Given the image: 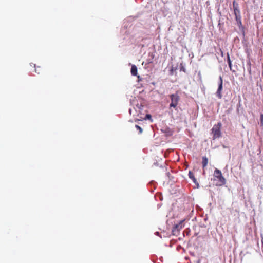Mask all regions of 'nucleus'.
<instances>
[{"label":"nucleus","instance_id":"1","mask_svg":"<svg viewBox=\"0 0 263 263\" xmlns=\"http://www.w3.org/2000/svg\"><path fill=\"white\" fill-rule=\"evenodd\" d=\"M213 176L214 180H217L216 183L217 186H222L226 184V179L223 177L221 172L219 170L216 168L214 172Z\"/></svg>","mask_w":263,"mask_h":263},{"label":"nucleus","instance_id":"2","mask_svg":"<svg viewBox=\"0 0 263 263\" xmlns=\"http://www.w3.org/2000/svg\"><path fill=\"white\" fill-rule=\"evenodd\" d=\"M221 123L218 122L217 124H215L211 129L213 134V139L215 140L221 136Z\"/></svg>","mask_w":263,"mask_h":263},{"label":"nucleus","instance_id":"3","mask_svg":"<svg viewBox=\"0 0 263 263\" xmlns=\"http://www.w3.org/2000/svg\"><path fill=\"white\" fill-rule=\"evenodd\" d=\"M170 98L171 100V103L169 106V109H170L172 107L177 109V106L180 100V97L177 93L172 94L170 95Z\"/></svg>","mask_w":263,"mask_h":263},{"label":"nucleus","instance_id":"4","mask_svg":"<svg viewBox=\"0 0 263 263\" xmlns=\"http://www.w3.org/2000/svg\"><path fill=\"white\" fill-rule=\"evenodd\" d=\"M184 220H182L179 221V222L175 224L172 228V232L173 235L178 236L179 234L180 231L183 227V222Z\"/></svg>","mask_w":263,"mask_h":263},{"label":"nucleus","instance_id":"5","mask_svg":"<svg viewBox=\"0 0 263 263\" xmlns=\"http://www.w3.org/2000/svg\"><path fill=\"white\" fill-rule=\"evenodd\" d=\"M233 8L234 10V13L236 18L241 17L240 14V11L239 10V6L238 3L236 1L233 2Z\"/></svg>","mask_w":263,"mask_h":263},{"label":"nucleus","instance_id":"6","mask_svg":"<svg viewBox=\"0 0 263 263\" xmlns=\"http://www.w3.org/2000/svg\"><path fill=\"white\" fill-rule=\"evenodd\" d=\"M222 85L223 81L221 77H220L219 82L218 84V88L216 92V96L219 99H221L222 97Z\"/></svg>","mask_w":263,"mask_h":263},{"label":"nucleus","instance_id":"7","mask_svg":"<svg viewBox=\"0 0 263 263\" xmlns=\"http://www.w3.org/2000/svg\"><path fill=\"white\" fill-rule=\"evenodd\" d=\"M237 24L239 27V30L242 32V33L245 34V28L242 25V22H241V17H239L238 18H235Z\"/></svg>","mask_w":263,"mask_h":263},{"label":"nucleus","instance_id":"8","mask_svg":"<svg viewBox=\"0 0 263 263\" xmlns=\"http://www.w3.org/2000/svg\"><path fill=\"white\" fill-rule=\"evenodd\" d=\"M131 74L134 76H137V67L136 65H133L132 66L131 68Z\"/></svg>","mask_w":263,"mask_h":263},{"label":"nucleus","instance_id":"9","mask_svg":"<svg viewBox=\"0 0 263 263\" xmlns=\"http://www.w3.org/2000/svg\"><path fill=\"white\" fill-rule=\"evenodd\" d=\"M208 163V159L206 157H202V164L203 168H205Z\"/></svg>","mask_w":263,"mask_h":263},{"label":"nucleus","instance_id":"10","mask_svg":"<svg viewBox=\"0 0 263 263\" xmlns=\"http://www.w3.org/2000/svg\"><path fill=\"white\" fill-rule=\"evenodd\" d=\"M227 61H228V63L229 66L230 67V69L231 70H232V62H231V59H230V57L229 54L228 53H227Z\"/></svg>","mask_w":263,"mask_h":263},{"label":"nucleus","instance_id":"11","mask_svg":"<svg viewBox=\"0 0 263 263\" xmlns=\"http://www.w3.org/2000/svg\"><path fill=\"white\" fill-rule=\"evenodd\" d=\"M189 177H190L191 179H192L193 180V181H194V182H196V178L194 177V174H193L192 172H189Z\"/></svg>","mask_w":263,"mask_h":263},{"label":"nucleus","instance_id":"12","mask_svg":"<svg viewBox=\"0 0 263 263\" xmlns=\"http://www.w3.org/2000/svg\"><path fill=\"white\" fill-rule=\"evenodd\" d=\"M135 127L139 130V133L141 134L143 132L142 128L138 125H135Z\"/></svg>","mask_w":263,"mask_h":263},{"label":"nucleus","instance_id":"13","mask_svg":"<svg viewBox=\"0 0 263 263\" xmlns=\"http://www.w3.org/2000/svg\"><path fill=\"white\" fill-rule=\"evenodd\" d=\"M151 119H152V116L150 114H146V116L144 118L145 120H147V119L150 120Z\"/></svg>","mask_w":263,"mask_h":263},{"label":"nucleus","instance_id":"14","mask_svg":"<svg viewBox=\"0 0 263 263\" xmlns=\"http://www.w3.org/2000/svg\"><path fill=\"white\" fill-rule=\"evenodd\" d=\"M260 124L261 126H263V114L260 115Z\"/></svg>","mask_w":263,"mask_h":263},{"label":"nucleus","instance_id":"15","mask_svg":"<svg viewBox=\"0 0 263 263\" xmlns=\"http://www.w3.org/2000/svg\"><path fill=\"white\" fill-rule=\"evenodd\" d=\"M35 71L36 72H37V70H36V69H35ZM37 73H39L40 72H37Z\"/></svg>","mask_w":263,"mask_h":263},{"label":"nucleus","instance_id":"16","mask_svg":"<svg viewBox=\"0 0 263 263\" xmlns=\"http://www.w3.org/2000/svg\"><path fill=\"white\" fill-rule=\"evenodd\" d=\"M253 3H255V0H252Z\"/></svg>","mask_w":263,"mask_h":263}]
</instances>
